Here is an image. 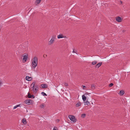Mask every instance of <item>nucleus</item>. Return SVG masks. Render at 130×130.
Returning a JSON list of instances; mask_svg holds the SVG:
<instances>
[{
  "label": "nucleus",
  "instance_id": "obj_1",
  "mask_svg": "<svg viewBox=\"0 0 130 130\" xmlns=\"http://www.w3.org/2000/svg\"><path fill=\"white\" fill-rule=\"evenodd\" d=\"M38 63V58L36 57H34L32 63V66L34 68H35L37 66Z\"/></svg>",
  "mask_w": 130,
  "mask_h": 130
},
{
  "label": "nucleus",
  "instance_id": "obj_2",
  "mask_svg": "<svg viewBox=\"0 0 130 130\" xmlns=\"http://www.w3.org/2000/svg\"><path fill=\"white\" fill-rule=\"evenodd\" d=\"M68 117L71 121L73 122H75L76 121V119L75 118V117L74 116L69 115Z\"/></svg>",
  "mask_w": 130,
  "mask_h": 130
},
{
  "label": "nucleus",
  "instance_id": "obj_3",
  "mask_svg": "<svg viewBox=\"0 0 130 130\" xmlns=\"http://www.w3.org/2000/svg\"><path fill=\"white\" fill-rule=\"evenodd\" d=\"M38 87L37 85H36L35 86L32 87V91L34 93H36L38 91L37 89Z\"/></svg>",
  "mask_w": 130,
  "mask_h": 130
},
{
  "label": "nucleus",
  "instance_id": "obj_4",
  "mask_svg": "<svg viewBox=\"0 0 130 130\" xmlns=\"http://www.w3.org/2000/svg\"><path fill=\"white\" fill-rule=\"evenodd\" d=\"M116 20L119 22H122V19L120 17H117L116 19Z\"/></svg>",
  "mask_w": 130,
  "mask_h": 130
},
{
  "label": "nucleus",
  "instance_id": "obj_5",
  "mask_svg": "<svg viewBox=\"0 0 130 130\" xmlns=\"http://www.w3.org/2000/svg\"><path fill=\"white\" fill-rule=\"evenodd\" d=\"M31 100H25V103L28 105H30L31 103Z\"/></svg>",
  "mask_w": 130,
  "mask_h": 130
},
{
  "label": "nucleus",
  "instance_id": "obj_6",
  "mask_svg": "<svg viewBox=\"0 0 130 130\" xmlns=\"http://www.w3.org/2000/svg\"><path fill=\"white\" fill-rule=\"evenodd\" d=\"M28 57V55L27 54L26 55L24 56L23 58V60H24L25 61H26V60L27 59V58Z\"/></svg>",
  "mask_w": 130,
  "mask_h": 130
},
{
  "label": "nucleus",
  "instance_id": "obj_7",
  "mask_svg": "<svg viewBox=\"0 0 130 130\" xmlns=\"http://www.w3.org/2000/svg\"><path fill=\"white\" fill-rule=\"evenodd\" d=\"M32 78L31 77H29V76H27L25 77L26 80L28 81H30L32 80Z\"/></svg>",
  "mask_w": 130,
  "mask_h": 130
},
{
  "label": "nucleus",
  "instance_id": "obj_8",
  "mask_svg": "<svg viewBox=\"0 0 130 130\" xmlns=\"http://www.w3.org/2000/svg\"><path fill=\"white\" fill-rule=\"evenodd\" d=\"M41 86L43 88H46L47 87V86L46 84H42Z\"/></svg>",
  "mask_w": 130,
  "mask_h": 130
},
{
  "label": "nucleus",
  "instance_id": "obj_9",
  "mask_svg": "<svg viewBox=\"0 0 130 130\" xmlns=\"http://www.w3.org/2000/svg\"><path fill=\"white\" fill-rule=\"evenodd\" d=\"M41 0H36L35 4L36 5H38L40 3Z\"/></svg>",
  "mask_w": 130,
  "mask_h": 130
},
{
  "label": "nucleus",
  "instance_id": "obj_10",
  "mask_svg": "<svg viewBox=\"0 0 130 130\" xmlns=\"http://www.w3.org/2000/svg\"><path fill=\"white\" fill-rule=\"evenodd\" d=\"M28 42H26L23 44V45H24V47L26 48H27L28 46Z\"/></svg>",
  "mask_w": 130,
  "mask_h": 130
},
{
  "label": "nucleus",
  "instance_id": "obj_11",
  "mask_svg": "<svg viewBox=\"0 0 130 130\" xmlns=\"http://www.w3.org/2000/svg\"><path fill=\"white\" fill-rule=\"evenodd\" d=\"M124 94V91L122 90H121L119 92V94L120 95H122Z\"/></svg>",
  "mask_w": 130,
  "mask_h": 130
},
{
  "label": "nucleus",
  "instance_id": "obj_12",
  "mask_svg": "<svg viewBox=\"0 0 130 130\" xmlns=\"http://www.w3.org/2000/svg\"><path fill=\"white\" fill-rule=\"evenodd\" d=\"M102 62H99L95 66L96 68H99L102 64Z\"/></svg>",
  "mask_w": 130,
  "mask_h": 130
},
{
  "label": "nucleus",
  "instance_id": "obj_13",
  "mask_svg": "<svg viewBox=\"0 0 130 130\" xmlns=\"http://www.w3.org/2000/svg\"><path fill=\"white\" fill-rule=\"evenodd\" d=\"M22 123L24 124H26L27 123L26 120L25 118H23L22 119Z\"/></svg>",
  "mask_w": 130,
  "mask_h": 130
},
{
  "label": "nucleus",
  "instance_id": "obj_14",
  "mask_svg": "<svg viewBox=\"0 0 130 130\" xmlns=\"http://www.w3.org/2000/svg\"><path fill=\"white\" fill-rule=\"evenodd\" d=\"M82 98L83 101L84 102L86 101V96L84 95L82 96Z\"/></svg>",
  "mask_w": 130,
  "mask_h": 130
},
{
  "label": "nucleus",
  "instance_id": "obj_15",
  "mask_svg": "<svg viewBox=\"0 0 130 130\" xmlns=\"http://www.w3.org/2000/svg\"><path fill=\"white\" fill-rule=\"evenodd\" d=\"M82 103L80 102H78L77 103L76 105V106L77 107H78L81 105Z\"/></svg>",
  "mask_w": 130,
  "mask_h": 130
},
{
  "label": "nucleus",
  "instance_id": "obj_16",
  "mask_svg": "<svg viewBox=\"0 0 130 130\" xmlns=\"http://www.w3.org/2000/svg\"><path fill=\"white\" fill-rule=\"evenodd\" d=\"M63 35L62 34H60L58 35L57 36V38L58 39L62 38H63Z\"/></svg>",
  "mask_w": 130,
  "mask_h": 130
},
{
  "label": "nucleus",
  "instance_id": "obj_17",
  "mask_svg": "<svg viewBox=\"0 0 130 130\" xmlns=\"http://www.w3.org/2000/svg\"><path fill=\"white\" fill-rule=\"evenodd\" d=\"M54 41L51 39L49 41L50 43L49 44L50 45H51L53 44Z\"/></svg>",
  "mask_w": 130,
  "mask_h": 130
},
{
  "label": "nucleus",
  "instance_id": "obj_18",
  "mask_svg": "<svg viewBox=\"0 0 130 130\" xmlns=\"http://www.w3.org/2000/svg\"><path fill=\"white\" fill-rule=\"evenodd\" d=\"M20 105V104L17 105L13 107V109H14L17 108V107H19Z\"/></svg>",
  "mask_w": 130,
  "mask_h": 130
},
{
  "label": "nucleus",
  "instance_id": "obj_19",
  "mask_svg": "<svg viewBox=\"0 0 130 130\" xmlns=\"http://www.w3.org/2000/svg\"><path fill=\"white\" fill-rule=\"evenodd\" d=\"M56 39V36H52V38L51 39L52 40L55 41V39Z\"/></svg>",
  "mask_w": 130,
  "mask_h": 130
},
{
  "label": "nucleus",
  "instance_id": "obj_20",
  "mask_svg": "<svg viewBox=\"0 0 130 130\" xmlns=\"http://www.w3.org/2000/svg\"><path fill=\"white\" fill-rule=\"evenodd\" d=\"M91 88L92 89H94L95 88V86L94 84H92L91 86Z\"/></svg>",
  "mask_w": 130,
  "mask_h": 130
},
{
  "label": "nucleus",
  "instance_id": "obj_21",
  "mask_svg": "<svg viewBox=\"0 0 130 130\" xmlns=\"http://www.w3.org/2000/svg\"><path fill=\"white\" fill-rule=\"evenodd\" d=\"M89 103V102L88 101H87L86 102H84V105H88Z\"/></svg>",
  "mask_w": 130,
  "mask_h": 130
},
{
  "label": "nucleus",
  "instance_id": "obj_22",
  "mask_svg": "<svg viewBox=\"0 0 130 130\" xmlns=\"http://www.w3.org/2000/svg\"><path fill=\"white\" fill-rule=\"evenodd\" d=\"M35 82H34L32 83V84H31V86H32V87H34V86H35Z\"/></svg>",
  "mask_w": 130,
  "mask_h": 130
},
{
  "label": "nucleus",
  "instance_id": "obj_23",
  "mask_svg": "<svg viewBox=\"0 0 130 130\" xmlns=\"http://www.w3.org/2000/svg\"><path fill=\"white\" fill-rule=\"evenodd\" d=\"M97 63V62L96 61H93L92 63V64L93 65H94L96 64Z\"/></svg>",
  "mask_w": 130,
  "mask_h": 130
},
{
  "label": "nucleus",
  "instance_id": "obj_24",
  "mask_svg": "<svg viewBox=\"0 0 130 130\" xmlns=\"http://www.w3.org/2000/svg\"><path fill=\"white\" fill-rule=\"evenodd\" d=\"M41 94L43 95L44 96H47V95L45 93L42 92L41 93Z\"/></svg>",
  "mask_w": 130,
  "mask_h": 130
},
{
  "label": "nucleus",
  "instance_id": "obj_25",
  "mask_svg": "<svg viewBox=\"0 0 130 130\" xmlns=\"http://www.w3.org/2000/svg\"><path fill=\"white\" fill-rule=\"evenodd\" d=\"M28 98H31V94L29 93H28Z\"/></svg>",
  "mask_w": 130,
  "mask_h": 130
},
{
  "label": "nucleus",
  "instance_id": "obj_26",
  "mask_svg": "<svg viewBox=\"0 0 130 130\" xmlns=\"http://www.w3.org/2000/svg\"><path fill=\"white\" fill-rule=\"evenodd\" d=\"M44 104H42L40 105V107L41 108H43L44 107Z\"/></svg>",
  "mask_w": 130,
  "mask_h": 130
},
{
  "label": "nucleus",
  "instance_id": "obj_27",
  "mask_svg": "<svg viewBox=\"0 0 130 130\" xmlns=\"http://www.w3.org/2000/svg\"><path fill=\"white\" fill-rule=\"evenodd\" d=\"M86 114H83L81 115V117L82 118H84L85 117Z\"/></svg>",
  "mask_w": 130,
  "mask_h": 130
},
{
  "label": "nucleus",
  "instance_id": "obj_28",
  "mask_svg": "<svg viewBox=\"0 0 130 130\" xmlns=\"http://www.w3.org/2000/svg\"><path fill=\"white\" fill-rule=\"evenodd\" d=\"M113 85V84L112 83H110L109 85V86L110 87H111Z\"/></svg>",
  "mask_w": 130,
  "mask_h": 130
},
{
  "label": "nucleus",
  "instance_id": "obj_29",
  "mask_svg": "<svg viewBox=\"0 0 130 130\" xmlns=\"http://www.w3.org/2000/svg\"><path fill=\"white\" fill-rule=\"evenodd\" d=\"M64 85L65 86H68V84L67 83H64Z\"/></svg>",
  "mask_w": 130,
  "mask_h": 130
},
{
  "label": "nucleus",
  "instance_id": "obj_30",
  "mask_svg": "<svg viewBox=\"0 0 130 130\" xmlns=\"http://www.w3.org/2000/svg\"><path fill=\"white\" fill-rule=\"evenodd\" d=\"M83 89H86V86L84 85L83 86Z\"/></svg>",
  "mask_w": 130,
  "mask_h": 130
},
{
  "label": "nucleus",
  "instance_id": "obj_31",
  "mask_svg": "<svg viewBox=\"0 0 130 130\" xmlns=\"http://www.w3.org/2000/svg\"><path fill=\"white\" fill-rule=\"evenodd\" d=\"M57 129L56 127H54L53 129V130H57Z\"/></svg>",
  "mask_w": 130,
  "mask_h": 130
},
{
  "label": "nucleus",
  "instance_id": "obj_32",
  "mask_svg": "<svg viewBox=\"0 0 130 130\" xmlns=\"http://www.w3.org/2000/svg\"><path fill=\"white\" fill-rule=\"evenodd\" d=\"M2 84V82L0 80V87Z\"/></svg>",
  "mask_w": 130,
  "mask_h": 130
},
{
  "label": "nucleus",
  "instance_id": "obj_33",
  "mask_svg": "<svg viewBox=\"0 0 130 130\" xmlns=\"http://www.w3.org/2000/svg\"><path fill=\"white\" fill-rule=\"evenodd\" d=\"M31 98H35V96H34L33 95H31Z\"/></svg>",
  "mask_w": 130,
  "mask_h": 130
},
{
  "label": "nucleus",
  "instance_id": "obj_34",
  "mask_svg": "<svg viewBox=\"0 0 130 130\" xmlns=\"http://www.w3.org/2000/svg\"><path fill=\"white\" fill-rule=\"evenodd\" d=\"M90 94V93H87L85 94V95L87 94V95H88L89 94Z\"/></svg>",
  "mask_w": 130,
  "mask_h": 130
},
{
  "label": "nucleus",
  "instance_id": "obj_35",
  "mask_svg": "<svg viewBox=\"0 0 130 130\" xmlns=\"http://www.w3.org/2000/svg\"><path fill=\"white\" fill-rule=\"evenodd\" d=\"M76 51H74V50L73 51V53H76Z\"/></svg>",
  "mask_w": 130,
  "mask_h": 130
},
{
  "label": "nucleus",
  "instance_id": "obj_36",
  "mask_svg": "<svg viewBox=\"0 0 130 130\" xmlns=\"http://www.w3.org/2000/svg\"><path fill=\"white\" fill-rule=\"evenodd\" d=\"M120 3H121V4H122V1H120Z\"/></svg>",
  "mask_w": 130,
  "mask_h": 130
},
{
  "label": "nucleus",
  "instance_id": "obj_37",
  "mask_svg": "<svg viewBox=\"0 0 130 130\" xmlns=\"http://www.w3.org/2000/svg\"><path fill=\"white\" fill-rule=\"evenodd\" d=\"M57 121H58V122L59 120V119L57 120Z\"/></svg>",
  "mask_w": 130,
  "mask_h": 130
},
{
  "label": "nucleus",
  "instance_id": "obj_38",
  "mask_svg": "<svg viewBox=\"0 0 130 130\" xmlns=\"http://www.w3.org/2000/svg\"><path fill=\"white\" fill-rule=\"evenodd\" d=\"M45 57V56H43V57Z\"/></svg>",
  "mask_w": 130,
  "mask_h": 130
},
{
  "label": "nucleus",
  "instance_id": "obj_39",
  "mask_svg": "<svg viewBox=\"0 0 130 130\" xmlns=\"http://www.w3.org/2000/svg\"><path fill=\"white\" fill-rule=\"evenodd\" d=\"M45 57V56H43V57Z\"/></svg>",
  "mask_w": 130,
  "mask_h": 130
}]
</instances>
